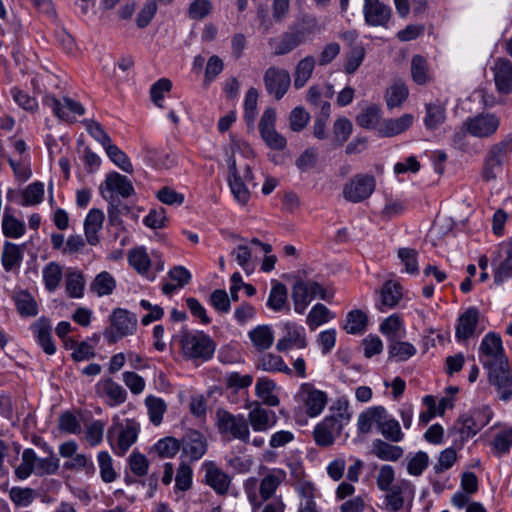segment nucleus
<instances>
[{"mask_svg":"<svg viewBox=\"0 0 512 512\" xmlns=\"http://www.w3.org/2000/svg\"><path fill=\"white\" fill-rule=\"evenodd\" d=\"M351 419L352 411L348 398L338 397L329 407V414L315 425L313 429L315 443L320 447L332 446Z\"/></svg>","mask_w":512,"mask_h":512,"instance_id":"nucleus-1","label":"nucleus"},{"mask_svg":"<svg viewBox=\"0 0 512 512\" xmlns=\"http://www.w3.org/2000/svg\"><path fill=\"white\" fill-rule=\"evenodd\" d=\"M139 432L140 424L135 419L120 420L119 417H114L107 431V440L113 452L122 457L137 441Z\"/></svg>","mask_w":512,"mask_h":512,"instance_id":"nucleus-2","label":"nucleus"},{"mask_svg":"<svg viewBox=\"0 0 512 512\" xmlns=\"http://www.w3.org/2000/svg\"><path fill=\"white\" fill-rule=\"evenodd\" d=\"M180 347L186 360L206 362L213 357L216 343L203 331H187L180 337Z\"/></svg>","mask_w":512,"mask_h":512,"instance_id":"nucleus-3","label":"nucleus"},{"mask_svg":"<svg viewBox=\"0 0 512 512\" xmlns=\"http://www.w3.org/2000/svg\"><path fill=\"white\" fill-rule=\"evenodd\" d=\"M286 479V472L279 468L268 471L259 482V500L262 502L260 512H285L286 505L281 496L271 500L280 485Z\"/></svg>","mask_w":512,"mask_h":512,"instance_id":"nucleus-4","label":"nucleus"},{"mask_svg":"<svg viewBox=\"0 0 512 512\" xmlns=\"http://www.w3.org/2000/svg\"><path fill=\"white\" fill-rule=\"evenodd\" d=\"M216 426L218 432L227 440H239L244 444L250 443V428L243 414H232L225 409L216 411Z\"/></svg>","mask_w":512,"mask_h":512,"instance_id":"nucleus-5","label":"nucleus"},{"mask_svg":"<svg viewBox=\"0 0 512 512\" xmlns=\"http://www.w3.org/2000/svg\"><path fill=\"white\" fill-rule=\"evenodd\" d=\"M305 27H298L283 33L278 39L271 38L270 45L275 44L274 55L281 56L288 54L297 48L306 40V35L313 33L318 28V22L315 17L308 16L303 19Z\"/></svg>","mask_w":512,"mask_h":512,"instance_id":"nucleus-6","label":"nucleus"},{"mask_svg":"<svg viewBox=\"0 0 512 512\" xmlns=\"http://www.w3.org/2000/svg\"><path fill=\"white\" fill-rule=\"evenodd\" d=\"M291 297L294 303V310L298 314H303L315 298L318 297L325 301H328L330 298L326 289L318 282L312 280L295 282L292 287Z\"/></svg>","mask_w":512,"mask_h":512,"instance_id":"nucleus-7","label":"nucleus"},{"mask_svg":"<svg viewBox=\"0 0 512 512\" xmlns=\"http://www.w3.org/2000/svg\"><path fill=\"white\" fill-rule=\"evenodd\" d=\"M478 359L484 369L508 360L502 338L498 333L488 332L482 338L478 348Z\"/></svg>","mask_w":512,"mask_h":512,"instance_id":"nucleus-8","label":"nucleus"},{"mask_svg":"<svg viewBox=\"0 0 512 512\" xmlns=\"http://www.w3.org/2000/svg\"><path fill=\"white\" fill-rule=\"evenodd\" d=\"M500 124V117L492 112H481L464 120V127L468 134L478 139L492 138Z\"/></svg>","mask_w":512,"mask_h":512,"instance_id":"nucleus-9","label":"nucleus"},{"mask_svg":"<svg viewBox=\"0 0 512 512\" xmlns=\"http://www.w3.org/2000/svg\"><path fill=\"white\" fill-rule=\"evenodd\" d=\"M296 399L303 405L306 415L310 418L319 416L328 403L327 393L308 382L300 385Z\"/></svg>","mask_w":512,"mask_h":512,"instance_id":"nucleus-10","label":"nucleus"},{"mask_svg":"<svg viewBox=\"0 0 512 512\" xmlns=\"http://www.w3.org/2000/svg\"><path fill=\"white\" fill-rule=\"evenodd\" d=\"M42 102L44 106L51 109L55 117L68 123L76 122L77 116H82L85 113L84 106L70 97L58 99L54 95L47 94L43 97Z\"/></svg>","mask_w":512,"mask_h":512,"instance_id":"nucleus-11","label":"nucleus"},{"mask_svg":"<svg viewBox=\"0 0 512 512\" xmlns=\"http://www.w3.org/2000/svg\"><path fill=\"white\" fill-rule=\"evenodd\" d=\"M489 383L496 388L498 397L502 401L512 398V366L509 360L485 368Z\"/></svg>","mask_w":512,"mask_h":512,"instance_id":"nucleus-12","label":"nucleus"},{"mask_svg":"<svg viewBox=\"0 0 512 512\" xmlns=\"http://www.w3.org/2000/svg\"><path fill=\"white\" fill-rule=\"evenodd\" d=\"M376 187V180L370 174H356L343 187V197L348 202L359 203L369 198Z\"/></svg>","mask_w":512,"mask_h":512,"instance_id":"nucleus-13","label":"nucleus"},{"mask_svg":"<svg viewBox=\"0 0 512 512\" xmlns=\"http://www.w3.org/2000/svg\"><path fill=\"white\" fill-rule=\"evenodd\" d=\"M181 461L196 462L200 460L208 450L206 437L197 430H188L180 439Z\"/></svg>","mask_w":512,"mask_h":512,"instance_id":"nucleus-14","label":"nucleus"},{"mask_svg":"<svg viewBox=\"0 0 512 512\" xmlns=\"http://www.w3.org/2000/svg\"><path fill=\"white\" fill-rule=\"evenodd\" d=\"M282 336L276 343L278 352H287L292 349H304L307 347L305 328L295 322L286 321L280 324Z\"/></svg>","mask_w":512,"mask_h":512,"instance_id":"nucleus-15","label":"nucleus"},{"mask_svg":"<svg viewBox=\"0 0 512 512\" xmlns=\"http://www.w3.org/2000/svg\"><path fill=\"white\" fill-rule=\"evenodd\" d=\"M201 470L204 472L202 482L205 485L209 486L219 496L228 494L232 478L214 461L203 462Z\"/></svg>","mask_w":512,"mask_h":512,"instance_id":"nucleus-16","label":"nucleus"},{"mask_svg":"<svg viewBox=\"0 0 512 512\" xmlns=\"http://www.w3.org/2000/svg\"><path fill=\"white\" fill-rule=\"evenodd\" d=\"M100 192L105 200L111 201L115 196L129 198L135 193V190L127 176L118 172H111L102 183Z\"/></svg>","mask_w":512,"mask_h":512,"instance_id":"nucleus-17","label":"nucleus"},{"mask_svg":"<svg viewBox=\"0 0 512 512\" xmlns=\"http://www.w3.org/2000/svg\"><path fill=\"white\" fill-rule=\"evenodd\" d=\"M276 111L274 108H267L263 112L259 122V132L268 147L274 150H283L287 141L284 136L275 129Z\"/></svg>","mask_w":512,"mask_h":512,"instance_id":"nucleus-18","label":"nucleus"},{"mask_svg":"<svg viewBox=\"0 0 512 512\" xmlns=\"http://www.w3.org/2000/svg\"><path fill=\"white\" fill-rule=\"evenodd\" d=\"M263 252L268 254L272 251V246L267 243H262L259 239H251L249 244H239L231 252V255L235 258L238 265L247 273H251L254 270L252 263L253 254Z\"/></svg>","mask_w":512,"mask_h":512,"instance_id":"nucleus-19","label":"nucleus"},{"mask_svg":"<svg viewBox=\"0 0 512 512\" xmlns=\"http://www.w3.org/2000/svg\"><path fill=\"white\" fill-rule=\"evenodd\" d=\"M264 84L268 94L280 100L290 87L291 77L287 70L272 66L265 71Z\"/></svg>","mask_w":512,"mask_h":512,"instance_id":"nucleus-20","label":"nucleus"},{"mask_svg":"<svg viewBox=\"0 0 512 512\" xmlns=\"http://www.w3.org/2000/svg\"><path fill=\"white\" fill-rule=\"evenodd\" d=\"M97 395L110 407H117L127 400V391L111 377L100 379L95 385Z\"/></svg>","mask_w":512,"mask_h":512,"instance_id":"nucleus-21","label":"nucleus"},{"mask_svg":"<svg viewBox=\"0 0 512 512\" xmlns=\"http://www.w3.org/2000/svg\"><path fill=\"white\" fill-rule=\"evenodd\" d=\"M363 15L365 23L373 27L388 26L391 19V8L380 0H364Z\"/></svg>","mask_w":512,"mask_h":512,"instance_id":"nucleus-22","label":"nucleus"},{"mask_svg":"<svg viewBox=\"0 0 512 512\" xmlns=\"http://www.w3.org/2000/svg\"><path fill=\"white\" fill-rule=\"evenodd\" d=\"M30 330L36 343L47 355H54L57 351L52 337L51 320L45 316L38 318L30 325Z\"/></svg>","mask_w":512,"mask_h":512,"instance_id":"nucleus-23","label":"nucleus"},{"mask_svg":"<svg viewBox=\"0 0 512 512\" xmlns=\"http://www.w3.org/2000/svg\"><path fill=\"white\" fill-rule=\"evenodd\" d=\"M247 421L255 432H265L273 428L277 423V417L274 411L267 410L259 402H253L249 405Z\"/></svg>","mask_w":512,"mask_h":512,"instance_id":"nucleus-24","label":"nucleus"},{"mask_svg":"<svg viewBox=\"0 0 512 512\" xmlns=\"http://www.w3.org/2000/svg\"><path fill=\"white\" fill-rule=\"evenodd\" d=\"M479 318L480 312L476 307H469L458 317L455 327L457 341H466L474 335Z\"/></svg>","mask_w":512,"mask_h":512,"instance_id":"nucleus-25","label":"nucleus"},{"mask_svg":"<svg viewBox=\"0 0 512 512\" xmlns=\"http://www.w3.org/2000/svg\"><path fill=\"white\" fill-rule=\"evenodd\" d=\"M494 81L500 93L508 94L512 91V63L506 58L495 60L493 67Z\"/></svg>","mask_w":512,"mask_h":512,"instance_id":"nucleus-26","label":"nucleus"},{"mask_svg":"<svg viewBox=\"0 0 512 512\" xmlns=\"http://www.w3.org/2000/svg\"><path fill=\"white\" fill-rule=\"evenodd\" d=\"M402 298V286L393 281H386L381 290L376 307L380 312H387L398 305Z\"/></svg>","mask_w":512,"mask_h":512,"instance_id":"nucleus-27","label":"nucleus"},{"mask_svg":"<svg viewBox=\"0 0 512 512\" xmlns=\"http://www.w3.org/2000/svg\"><path fill=\"white\" fill-rule=\"evenodd\" d=\"M295 491L299 498L297 512H320L315 501L316 488L309 481H299L295 485Z\"/></svg>","mask_w":512,"mask_h":512,"instance_id":"nucleus-28","label":"nucleus"},{"mask_svg":"<svg viewBox=\"0 0 512 512\" xmlns=\"http://www.w3.org/2000/svg\"><path fill=\"white\" fill-rule=\"evenodd\" d=\"M247 336L258 352L269 350L274 343V331L268 324H260L248 331Z\"/></svg>","mask_w":512,"mask_h":512,"instance_id":"nucleus-29","label":"nucleus"},{"mask_svg":"<svg viewBox=\"0 0 512 512\" xmlns=\"http://www.w3.org/2000/svg\"><path fill=\"white\" fill-rule=\"evenodd\" d=\"M105 215L102 210L91 209L84 220V234L88 244L96 246L100 239L98 233L102 229Z\"/></svg>","mask_w":512,"mask_h":512,"instance_id":"nucleus-30","label":"nucleus"},{"mask_svg":"<svg viewBox=\"0 0 512 512\" xmlns=\"http://www.w3.org/2000/svg\"><path fill=\"white\" fill-rule=\"evenodd\" d=\"M12 300L17 312L22 317H34L39 313L38 303L34 296L26 289L15 290Z\"/></svg>","mask_w":512,"mask_h":512,"instance_id":"nucleus-31","label":"nucleus"},{"mask_svg":"<svg viewBox=\"0 0 512 512\" xmlns=\"http://www.w3.org/2000/svg\"><path fill=\"white\" fill-rule=\"evenodd\" d=\"M111 326L119 331L120 335L128 336L136 331L137 318L128 310L117 308L111 315Z\"/></svg>","mask_w":512,"mask_h":512,"instance_id":"nucleus-32","label":"nucleus"},{"mask_svg":"<svg viewBox=\"0 0 512 512\" xmlns=\"http://www.w3.org/2000/svg\"><path fill=\"white\" fill-rule=\"evenodd\" d=\"M256 368L269 373L292 375V369L285 363L282 356L274 353H262L257 359Z\"/></svg>","mask_w":512,"mask_h":512,"instance_id":"nucleus-33","label":"nucleus"},{"mask_svg":"<svg viewBox=\"0 0 512 512\" xmlns=\"http://www.w3.org/2000/svg\"><path fill=\"white\" fill-rule=\"evenodd\" d=\"M412 114H404L396 119H386L378 127V133L382 137H393L405 132L413 123Z\"/></svg>","mask_w":512,"mask_h":512,"instance_id":"nucleus-34","label":"nucleus"},{"mask_svg":"<svg viewBox=\"0 0 512 512\" xmlns=\"http://www.w3.org/2000/svg\"><path fill=\"white\" fill-rule=\"evenodd\" d=\"M276 383L267 377H259L255 384V395L264 405L277 407L280 404L279 397L275 394Z\"/></svg>","mask_w":512,"mask_h":512,"instance_id":"nucleus-35","label":"nucleus"},{"mask_svg":"<svg viewBox=\"0 0 512 512\" xmlns=\"http://www.w3.org/2000/svg\"><path fill=\"white\" fill-rule=\"evenodd\" d=\"M384 411L385 408L383 406L369 407L362 411L357 418V429L359 433H369L373 425L378 427L381 419H384Z\"/></svg>","mask_w":512,"mask_h":512,"instance_id":"nucleus-36","label":"nucleus"},{"mask_svg":"<svg viewBox=\"0 0 512 512\" xmlns=\"http://www.w3.org/2000/svg\"><path fill=\"white\" fill-rule=\"evenodd\" d=\"M228 183L236 201L245 205L250 199V192L237 171L235 161L229 164Z\"/></svg>","mask_w":512,"mask_h":512,"instance_id":"nucleus-37","label":"nucleus"},{"mask_svg":"<svg viewBox=\"0 0 512 512\" xmlns=\"http://www.w3.org/2000/svg\"><path fill=\"white\" fill-rule=\"evenodd\" d=\"M180 440L175 437H164L159 439L149 448V455H155L161 459H171L180 451Z\"/></svg>","mask_w":512,"mask_h":512,"instance_id":"nucleus-38","label":"nucleus"},{"mask_svg":"<svg viewBox=\"0 0 512 512\" xmlns=\"http://www.w3.org/2000/svg\"><path fill=\"white\" fill-rule=\"evenodd\" d=\"M372 452L380 460L395 462L403 456L404 450L400 446L375 439L372 444Z\"/></svg>","mask_w":512,"mask_h":512,"instance_id":"nucleus-39","label":"nucleus"},{"mask_svg":"<svg viewBox=\"0 0 512 512\" xmlns=\"http://www.w3.org/2000/svg\"><path fill=\"white\" fill-rule=\"evenodd\" d=\"M425 110L426 114L423 121L428 130H436L445 122L446 107L442 103H428Z\"/></svg>","mask_w":512,"mask_h":512,"instance_id":"nucleus-40","label":"nucleus"},{"mask_svg":"<svg viewBox=\"0 0 512 512\" xmlns=\"http://www.w3.org/2000/svg\"><path fill=\"white\" fill-rule=\"evenodd\" d=\"M378 430L385 439L391 442L397 443L404 438L399 422L391 417L386 410L384 411V419H381L379 423Z\"/></svg>","mask_w":512,"mask_h":512,"instance_id":"nucleus-41","label":"nucleus"},{"mask_svg":"<svg viewBox=\"0 0 512 512\" xmlns=\"http://www.w3.org/2000/svg\"><path fill=\"white\" fill-rule=\"evenodd\" d=\"M115 288L116 280L107 271L100 272L90 284V291L98 297L111 295Z\"/></svg>","mask_w":512,"mask_h":512,"instance_id":"nucleus-42","label":"nucleus"},{"mask_svg":"<svg viewBox=\"0 0 512 512\" xmlns=\"http://www.w3.org/2000/svg\"><path fill=\"white\" fill-rule=\"evenodd\" d=\"M267 306L275 312H280L285 308L289 310V307H287V288L283 283L279 281L272 282Z\"/></svg>","mask_w":512,"mask_h":512,"instance_id":"nucleus-43","label":"nucleus"},{"mask_svg":"<svg viewBox=\"0 0 512 512\" xmlns=\"http://www.w3.org/2000/svg\"><path fill=\"white\" fill-rule=\"evenodd\" d=\"M9 210V207L5 208L2 218V232L5 237L18 239L26 232L25 223L11 215Z\"/></svg>","mask_w":512,"mask_h":512,"instance_id":"nucleus-44","label":"nucleus"},{"mask_svg":"<svg viewBox=\"0 0 512 512\" xmlns=\"http://www.w3.org/2000/svg\"><path fill=\"white\" fill-rule=\"evenodd\" d=\"M42 278L48 292H54L60 285L63 278V269L57 262L51 261L44 266Z\"/></svg>","mask_w":512,"mask_h":512,"instance_id":"nucleus-45","label":"nucleus"},{"mask_svg":"<svg viewBox=\"0 0 512 512\" xmlns=\"http://www.w3.org/2000/svg\"><path fill=\"white\" fill-rule=\"evenodd\" d=\"M315 68V58L311 55L301 59L295 68L294 87L300 89L305 86L311 78Z\"/></svg>","mask_w":512,"mask_h":512,"instance_id":"nucleus-46","label":"nucleus"},{"mask_svg":"<svg viewBox=\"0 0 512 512\" xmlns=\"http://www.w3.org/2000/svg\"><path fill=\"white\" fill-rule=\"evenodd\" d=\"M128 262L140 275L148 276L149 269L152 266V260L144 247L130 250Z\"/></svg>","mask_w":512,"mask_h":512,"instance_id":"nucleus-47","label":"nucleus"},{"mask_svg":"<svg viewBox=\"0 0 512 512\" xmlns=\"http://www.w3.org/2000/svg\"><path fill=\"white\" fill-rule=\"evenodd\" d=\"M368 323L367 315L361 310H352L346 316V322L343 329L348 334H362L366 330Z\"/></svg>","mask_w":512,"mask_h":512,"instance_id":"nucleus-48","label":"nucleus"},{"mask_svg":"<svg viewBox=\"0 0 512 512\" xmlns=\"http://www.w3.org/2000/svg\"><path fill=\"white\" fill-rule=\"evenodd\" d=\"M492 452L496 457H502L510 452L512 447V427L498 431L492 441Z\"/></svg>","mask_w":512,"mask_h":512,"instance_id":"nucleus-49","label":"nucleus"},{"mask_svg":"<svg viewBox=\"0 0 512 512\" xmlns=\"http://www.w3.org/2000/svg\"><path fill=\"white\" fill-rule=\"evenodd\" d=\"M411 76L418 85H425L431 81L428 63L421 55H415L411 60Z\"/></svg>","mask_w":512,"mask_h":512,"instance_id":"nucleus-50","label":"nucleus"},{"mask_svg":"<svg viewBox=\"0 0 512 512\" xmlns=\"http://www.w3.org/2000/svg\"><path fill=\"white\" fill-rule=\"evenodd\" d=\"M334 318L332 312L323 304H315L307 315L306 323L310 330L329 322Z\"/></svg>","mask_w":512,"mask_h":512,"instance_id":"nucleus-51","label":"nucleus"},{"mask_svg":"<svg viewBox=\"0 0 512 512\" xmlns=\"http://www.w3.org/2000/svg\"><path fill=\"white\" fill-rule=\"evenodd\" d=\"M512 153V133L507 134L499 142L491 145L487 154L493 160L500 162L504 165L508 156Z\"/></svg>","mask_w":512,"mask_h":512,"instance_id":"nucleus-52","label":"nucleus"},{"mask_svg":"<svg viewBox=\"0 0 512 512\" xmlns=\"http://www.w3.org/2000/svg\"><path fill=\"white\" fill-rule=\"evenodd\" d=\"M381 119V109L376 104L365 107L356 117V122L365 129H375Z\"/></svg>","mask_w":512,"mask_h":512,"instance_id":"nucleus-53","label":"nucleus"},{"mask_svg":"<svg viewBox=\"0 0 512 512\" xmlns=\"http://www.w3.org/2000/svg\"><path fill=\"white\" fill-rule=\"evenodd\" d=\"M409 91L407 86L401 82L393 83L385 94L386 104L388 109L400 107L407 99Z\"/></svg>","mask_w":512,"mask_h":512,"instance_id":"nucleus-54","label":"nucleus"},{"mask_svg":"<svg viewBox=\"0 0 512 512\" xmlns=\"http://www.w3.org/2000/svg\"><path fill=\"white\" fill-rule=\"evenodd\" d=\"M22 253L18 245L6 242L4 244L1 262L5 271H12L19 267L22 261Z\"/></svg>","mask_w":512,"mask_h":512,"instance_id":"nucleus-55","label":"nucleus"},{"mask_svg":"<svg viewBox=\"0 0 512 512\" xmlns=\"http://www.w3.org/2000/svg\"><path fill=\"white\" fill-rule=\"evenodd\" d=\"M97 462L100 470V477L105 483H112L117 479V472L113 467V459L109 452L100 451L97 454Z\"/></svg>","mask_w":512,"mask_h":512,"instance_id":"nucleus-56","label":"nucleus"},{"mask_svg":"<svg viewBox=\"0 0 512 512\" xmlns=\"http://www.w3.org/2000/svg\"><path fill=\"white\" fill-rule=\"evenodd\" d=\"M106 423L103 420H92L85 424V440L91 447L100 445L103 441Z\"/></svg>","mask_w":512,"mask_h":512,"instance_id":"nucleus-57","label":"nucleus"},{"mask_svg":"<svg viewBox=\"0 0 512 512\" xmlns=\"http://www.w3.org/2000/svg\"><path fill=\"white\" fill-rule=\"evenodd\" d=\"M145 405L147 407L151 423L156 426L161 424L163 415L167 409L164 400L154 395H148L145 399Z\"/></svg>","mask_w":512,"mask_h":512,"instance_id":"nucleus-58","label":"nucleus"},{"mask_svg":"<svg viewBox=\"0 0 512 512\" xmlns=\"http://www.w3.org/2000/svg\"><path fill=\"white\" fill-rule=\"evenodd\" d=\"M47 457L40 458L36 455L35 466V475L37 476H46V475H54L57 473L60 467V460L54 454H47Z\"/></svg>","mask_w":512,"mask_h":512,"instance_id":"nucleus-59","label":"nucleus"},{"mask_svg":"<svg viewBox=\"0 0 512 512\" xmlns=\"http://www.w3.org/2000/svg\"><path fill=\"white\" fill-rule=\"evenodd\" d=\"M44 184L40 181L29 184L22 192L21 206H34L43 201Z\"/></svg>","mask_w":512,"mask_h":512,"instance_id":"nucleus-60","label":"nucleus"},{"mask_svg":"<svg viewBox=\"0 0 512 512\" xmlns=\"http://www.w3.org/2000/svg\"><path fill=\"white\" fill-rule=\"evenodd\" d=\"M85 279L82 272L70 271L66 276V291L72 298H81L84 295Z\"/></svg>","mask_w":512,"mask_h":512,"instance_id":"nucleus-61","label":"nucleus"},{"mask_svg":"<svg viewBox=\"0 0 512 512\" xmlns=\"http://www.w3.org/2000/svg\"><path fill=\"white\" fill-rule=\"evenodd\" d=\"M36 453L31 448L24 449L22 453V462L15 469V476L19 480L27 479L31 474H35Z\"/></svg>","mask_w":512,"mask_h":512,"instance_id":"nucleus-62","label":"nucleus"},{"mask_svg":"<svg viewBox=\"0 0 512 512\" xmlns=\"http://www.w3.org/2000/svg\"><path fill=\"white\" fill-rule=\"evenodd\" d=\"M193 470L189 463L181 461L175 476V491L185 492L192 487Z\"/></svg>","mask_w":512,"mask_h":512,"instance_id":"nucleus-63","label":"nucleus"},{"mask_svg":"<svg viewBox=\"0 0 512 512\" xmlns=\"http://www.w3.org/2000/svg\"><path fill=\"white\" fill-rule=\"evenodd\" d=\"M109 159L121 170L127 173L133 172V165L129 157L117 145L111 143L105 148Z\"/></svg>","mask_w":512,"mask_h":512,"instance_id":"nucleus-64","label":"nucleus"}]
</instances>
